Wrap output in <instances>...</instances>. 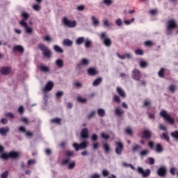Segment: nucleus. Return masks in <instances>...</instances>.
Returning a JSON list of instances; mask_svg holds the SVG:
<instances>
[{
  "label": "nucleus",
  "instance_id": "20",
  "mask_svg": "<svg viewBox=\"0 0 178 178\" xmlns=\"http://www.w3.org/2000/svg\"><path fill=\"white\" fill-rule=\"evenodd\" d=\"M102 83V77L97 78L92 83L93 87H98Z\"/></svg>",
  "mask_w": 178,
  "mask_h": 178
},
{
  "label": "nucleus",
  "instance_id": "30",
  "mask_svg": "<svg viewBox=\"0 0 178 178\" xmlns=\"http://www.w3.org/2000/svg\"><path fill=\"white\" fill-rule=\"evenodd\" d=\"M84 41H86L84 37H80L76 39V43L77 44V45H81V44H83Z\"/></svg>",
  "mask_w": 178,
  "mask_h": 178
},
{
  "label": "nucleus",
  "instance_id": "14",
  "mask_svg": "<svg viewBox=\"0 0 178 178\" xmlns=\"http://www.w3.org/2000/svg\"><path fill=\"white\" fill-rule=\"evenodd\" d=\"M52 88H54V82L50 81L45 85L42 91V92H48V91H51Z\"/></svg>",
  "mask_w": 178,
  "mask_h": 178
},
{
  "label": "nucleus",
  "instance_id": "51",
  "mask_svg": "<svg viewBox=\"0 0 178 178\" xmlns=\"http://www.w3.org/2000/svg\"><path fill=\"white\" fill-rule=\"evenodd\" d=\"M145 45H146V47H152V45H154V42L151 40H147L145 42Z\"/></svg>",
  "mask_w": 178,
  "mask_h": 178
},
{
  "label": "nucleus",
  "instance_id": "38",
  "mask_svg": "<svg viewBox=\"0 0 178 178\" xmlns=\"http://www.w3.org/2000/svg\"><path fill=\"white\" fill-rule=\"evenodd\" d=\"M113 99L114 102H116L117 104H120V102H121L120 97L119 96H118V95H114Z\"/></svg>",
  "mask_w": 178,
  "mask_h": 178
},
{
  "label": "nucleus",
  "instance_id": "59",
  "mask_svg": "<svg viewBox=\"0 0 178 178\" xmlns=\"http://www.w3.org/2000/svg\"><path fill=\"white\" fill-rule=\"evenodd\" d=\"M9 176V171L6 170L1 175V178H8Z\"/></svg>",
  "mask_w": 178,
  "mask_h": 178
},
{
  "label": "nucleus",
  "instance_id": "23",
  "mask_svg": "<svg viewBox=\"0 0 178 178\" xmlns=\"http://www.w3.org/2000/svg\"><path fill=\"white\" fill-rule=\"evenodd\" d=\"M117 92L122 98H126V93L121 88H117Z\"/></svg>",
  "mask_w": 178,
  "mask_h": 178
},
{
  "label": "nucleus",
  "instance_id": "27",
  "mask_svg": "<svg viewBox=\"0 0 178 178\" xmlns=\"http://www.w3.org/2000/svg\"><path fill=\"white\" fill-rule=\"evenodd\" d=\"M103 148L106 154L111 152V147L107 143L103 144Z\"/></svg>",
  "mask_w": 178,
  "mask_h": 178
},
{
  "label": "nucleus",
  "instance_id": "1",
  "mask_svg": "<svg viewBox=\"0 0 178 178\" xmlns=\"http://www.w3.org/2000/svg\"><path fill=\"white\" fill-rule=\"evenodd\" d=\"M5 148L3 146L0 145V159L3 161H8V159H17L19 158V152H10L9 153H3Z\"/></svg>",
  "mask_w": 178,
  "mask_h": 178
},
{
  "label": "nucleus",
  "instance_id": "55",
  "mask_svg": "<svg viewBox=\"0 0 178 178\" xmlns=\"http://www.w3.org/2000/svg\"><path fill=\"white\" fill-rule=\"evenodd\" d=\"M65 155H66V156H73V155H74V152H73L70 150H68V151L65 152Z\"/></svg>",
  "mask_w": 178,
  "mask_h": 178
},
{
  "label": "nucleus",
  "instance_id": "61",
  "mask_svg": "<svg viewBox=\"0 0 178 178\" xmlns=\"http://www.w3.org/2000/svg\"><path fill=\"white\" fill-rule=\"evenodd\" d=\"M149 152H148V150H143V151L140 152V156H145V155L149 154Z\"/></svg>",
  "mask_w": 178,
  "mask_h": 178
},
{
  "label": "nucleus",
  "instance_id": "54",
  "mask_svg": "<svg viewBox=\"0 0 178 178\" xmlns=\"http://www.w3.org/2000/svg\"><path fill=\"white\" fill-rule=\"evenodd\" d=\"M123 165H124V166H126V167L131 168V169H132V170H136V168L134 167L133 164H127V163H123Z\"/></svg>",
  "mask_w": 178,
  "mask_h": 178
},
{
  "label": "nucleus",
  "instance_id": "64",
  "mask_svg": "<svg viewBox=\"0 0 178 178\" xmlns=\"http://www.w3.org/2000/svg\"><path fill=\"white\" fill-rule=\"evenodd\" d=\"M101 176L98 174H93L91 175L90 178H99Z\"/></svg>",
  "mask_w": 178,
  "mask_h": 178
},
{
  "label": "nucleus",
  "instance_id": "44",
  "mask_svg": "<svg viewBox=\"0 0 178 178\" xmlns=\"http://www.w3.org/2000/svg\"><path fill=\"white\" fill-rule=\"evenodd\" d=\"M135 54L136 55L142 56V55H144V51L140 49H138L135 51Z\"/></svg>",
  "mask_w": 178,
  "mask_h": 178
},
{
  "label": "nucleus",
  "instance_id": "12",
  "mask_svg": "<svg viewBox=\"0 0 178 178\" xmlns=\"http://www.w3.org/2000/svg\"><path fill=\"white\" fill-rule=\"evenodd\" d=\"M0 73L3 76H6L8 74H10L12 73V67L7 66V67H3L0 69Z\"/></svg>",
  "mask_w": 178,
  "mask_h": 178
},
{
  "label": "nucleus",
  "instance_id": "29",
  "mask_svg": "<svg viewBox=\"0 0 178 178\" xmlns=\"http://www.w3.org/2000/svg\"><path fill=\"white\" fill-rule=\"evenodd\" d=\"M51 123H56V124H62L61 122H62V119L60 118H54L51 120Z\"/></svg>",
  "mask_w": 178,
  "mask_h": 178
},
{
  "label": "nucleus",
  "instance_id": "50",
  "mask_svg": "<svg viewBox=\"0 0 178 178\" xmlns=\"http://www.w3.org/2000/svg\"><path fill=\"white\" fill-rule=\"evenodd\" d=\"M176 170H177L176 168L175 167L171 168L170 170V175H172V176H175V175H176Z\"/></svg>",
  "mask_w": 178,
  "mask_h": 178
},
{
  "label": "nucleus",
  "instance_id": "24",
  "mask_svg": "<svg viewBox=\"0 0 178 178\" xmlns=\"http://www.w3.org/2000/svg\"><path fill=\"white\" fill-rule=\"evenodd\" d=\"M89 63H90V61H88V60L87 58H82L81 63L78 64L77 67H80V66H81V65H83V66H87Z\"/></svg>",
  "mask_w": 178,
  "mask_h": 178
},
{
  "label": "nucleus",
  "instance_id": "45",
  "mask_svg": "<svg viewBox=\"0 0 178 178\" xmlns=\"http://www.w3.org/2000/svg\"><path fill=\"white\" fill-rule=\"evenodd\" d=\"M135 19L134 18H131L130 20H125L124 21V24H127V26H129L130 24H131V23H133L134 22Z\"/></svg>",
  "mask_w": 178,
  "mask_h": 178
},
{
  "label": "nucleus",
  "instance_id": "17",
  "mask_svg": "<svg viewBox=\"0 0 178 178\" xmlns=\"http://www.w3.org/2000/svg\"><path fill=\"white\" fill-rule=\"evenodd\" d=\"M9 130V127H1L0 128V134L3 136H8Z\"/></svg>",
  "mask_w": 178,
  "mask_h": 178
},
{
  "label": "nucleus",
  "instance_id": "8",
  "mask_svg": "<svg viewBox=\"0 0 178 178\" xmlns=\"http://www.w3.org/2000/svg\"><path fill=\"white\" fill-rule=\"evenodd\" d=\"M142 76L143 74H141V72H140V70H138V69H134L132 71V79L136 81H140Z\"/></svg>",
  "mask_w": 178,
  "mask_h": 178
},
{
  "label": "nucleus",
  "instance_id": "39",
  "mask_svg": "<svg viewBox=\"0 0 178 178\" xmlns=\"http://www.w3.org/2000/svg\"><path fill=\"white\" fill-rule=\"evenodd\" d=\"M56 97L57 99L62 98V97H63V91L57 92L56 94Z\"/></svg>",
  "mask_w": 178,
  "mask_h": 178
},
{
  "label": "nucleus",
  "instance_id": "41",
  "mask_svg": "<svg viewBox=\"0 0 178 178\" xmlns=\"http://www.w3.org/2000/svg\"><path fill=\"white\" fill-rule=\"evenodd\" d=\"M141 146H140V145H135L133 147H132V151L133 152H136L137 151H138V149H140Z\"/></svg>",
  "mask_w": 178,
  "mask_h": 178
},
{
  "label": "nucleus",
  "instance_id": "6",
  "mask_svg": "<svg viewBox=\"0 0 178 178\" xmlns=\"http://www.w3.org/2000/svg\"><path fill=\"white\" fill-rule=\"evenodd\" d=\"M63 23L65 24V26H67V27H69L70 29H74V27L77 26V22H76V21H70L67 19V17H64L63 19Z\"/></svg>",
  "mask_w": 178,
  "mask_h": 178
},
{
  "label": "nucleus",
  "instance_id": "16",
  "mask_svg": "<svg viewBox=\"0 0 178 178\" xmlns=\"http://www.w3.org/2000/svg\"><path fill=\"white\" fill-rule=\"evenodd\" d=\"M81 138H88V129L87 128H83L82 129L81 131Z\"/></svg>",
  "mask_w": 178,
  "mask_h": 178
},
{
  "label": "nucleus",
  "instance_id": "15",
  "mask_svg": "<svg viewBox=\"0 0 178 178\" xmlns=\"http://www.w3.org/2000/svg\"><path fill=\"white\" fill-rule=\"evenodd\" d=\"M167 172H168V170H166V167H161L157 170V175L160 177H165V176H166Z\"/></svg>",
  "mask_w": 178,
  "mask_h": 178
},
{
  "label": "nucleus",
  "instance_id": "32",
  "mask_svg": "<svg viewBox=\"0 0 178 178\" xmlns=\"http://www.w3.org/2000/svg\"><path fill=\"white\" fill-rule=\"evenodd\" d=\"M97 114L99 115V116H100V118H104V116H105V110L102 108H99L97 110Z\"/></svg>",
  "mask_w": 178,
  "mask_h": 178
},
{
  "label": "nucleus",
  "instance_id": "60",
  "mask_svg": "<svg viewBox=\"0 0 178 178\" xmlns=\"http://www.w3.org/2000/svg\"><path fill=\"white\" fill-rule=\"evenodd\" d=\"M75 167H76V163L72 162V163L69 164L68 169H70V170L74 169Z\"/></svg>",
  "mask_w": 178,
  "mask_h": 178
},
{
  "label": "nucleus",
  "instance_id": "56",
  "mask_svg": "<svg viewBox=\"0 0 178 178\" xmlns=\"http://www.w3.org/2000/svg\"><path fill=\"white\" fill-rule=\"evenodd\" d=\"M140 81V83H138V86L140 87V86H147V81H144V80H142V81Z\"/></svg>",
  "mask_w": 178,
  "mask_h": 178
},
{
  "label": "nucleus",
  "instance_id": "4",
  "mask_svg": "<svg viewBox=\"0 0 178 178\" xmlns=\"http://www.w3.org/2000/svg\"><path fill=\"white\" fill-rule=\"evenodd\" d=\"M99 38H101L103 44L106 46V47H111V45H112V40H111V38H109L108 37V35H106V33L105 32H102L100 35Z\"/></svg>",
  "mask_w": 178,
  "mask_h": 178
},
{
  "label": "nucleus",
  "instance_id": "52",
  "mask_svg": "<svg viewBox=\"0 0 178 178\" xmlns=\"http://www.w3.org/2000/svg\"><path fill=\"white\" fill-rule=\"evenodd\" d=\"M103 26H104V27H111V24L109 23V21H108V19H105L103 22Z\"/></svg>",
  "mask_w": 178,
  "mask_h": 178
},
{
  "label": "nucleus",
  "instance_id": "2",
  "mask_svg": "<svg viewBox=\"0 0 178 178\" xmlns=\"http://www.w3.org/2000/svg\"><path fill=\"white\" fill-rule=\"evenodd\" d=\"M38 48L42 51V54L44 58H47V59H51L52 52L51 51V49L48 48V47L44 45L43 43H40L38 45Z\"/></svg>",
  "mask_w": 178,
  "mask_h": 178
},
{
  "label": "nucleus",
  "instance_id": "7",
  "mask_svg": "<svg viewBox=\"0 0 178 178\" xmlns=\"http://www.w3.org/2000/svg\"><path fill=\"white\" fill-rule=\"evenodd\" d=\"M173 29H177V24L175 19H170L168 22L167 34H170V30H173Z\"/></svg>",
  "mask_w": 178,
  "mask_h": 178
},
{
  "label": "nucleus",
  "instance_id": "31",
  "mask_svg": "<svg viewBox=\"0 0 178 178\" xmlns=\"http://www.w3.org/2000/svg\"><path fill=\"white\" fill-rule=\"evenodd\" d=\"M54 49L56 52H58V54H63V49H61L60 47L58 45H55Z\"/></svg>",
  "mask_w": 178,
  "mask_h": 178
},
{
  "label": "nucleus",
  "instance_id": "42",
  "mask_svg": "<svg viewBox=\"0 0 178 178\" xmlns=\"http://www.w3.org/2000/svg\"><path fill=\"white\" fill-rule=\"evenodd\" d=\"M6 118H9L10 119H15V115L12 113H7L4 115Z\"/></svg>",
  "mask_w": 178,
  "mask_h": 178
},
{
  "label": "nucleus",
  "instance_id": "49",
  "mask_svg": "<svg viewBox=\"0 0 178 178\" xmlns=\"http://www.w3.org/2000/svg\"><path fill=\"white\" fill-rule=\"evenodd\" d=\"M92 44V42H91V40H86L85 42L86 48H90L91 47Z\"/></svg>",
  "mask_w": 178,
  "mask_h": 178
},
{
  "label": "nucleus",
  "instance_id": "34",
  "mask_svg": "<svg viewBox=\"0 0 178 178\" xmlns=\"http://www.w3.org/2000/svg\"><path fill=\"white\" fill-rule=\"evenodd\" d=\"M159 76L163 78L165 77V68L162 67L158 72Z\"/></svg>",
  "mask_w": 178,
  "mask_h": 178
},
{
  "label": "nucleus",
  "instance_id": "47",
  "mask_svg": "<svg viewBox=\"0 0 178 178\" xmlns=\"http://www.w3.org/2000/svg\"><path fill=\"white\" fill-rule=\"evenodd\" d=\"M140 66L142 68L147 67V66H148V63H147L146 61H140Z\"/></svg>",
  "mask_w": 178,
  "mask_h": 178
},
{
  "label": "nucleus",
  "instance_id": "26",
  "mask_svg": "<svg viewBox=\"0 0 178 178\" xmlns=\"http://www.w3.org/2000/svg\"><path fill=\"white\" fill-rule=\"evenodd\" d=\"M39 68L41 72H43L44 73H48L49 72V67L45 65H40Z\"/></svg>",
  "mask_w": 178,
  "mask_h": 178
},
{
  "label": "nucleus",
  "instance_id": "11",
  "mask_svg": "<svg viewBox=\"0 0 178 178\" xmlns=\"http://www.w3.org/2000/svg\"><path fill=\"white\" fill-rule=\"evenodd\" d=\"M19 24L20 26H22V27H24L25 29L26 33H27L28 34H31V33H33V29L29 27L27 22H26L24 19L21 20L19 22Z\"/></svg>",
  "mask_w": 178,
  "mask_h": 178
},
{
  "label": "nucleus",
  "instance_id": "10",
  "mask_svg": "<svg viewBox=\"0 0 178 178\" xmlns=\"http://www.w3.org/2000/svg\"><path fill=\"white\" fill-rule=\"evenodd\" d=\"M115 144V154H117V155H122V152H123V148H124L123 143L121 142H116Z\"/></svg>",
  "mask_w": 178,
  "mask_h": 178
},
{
  "label": "nucleus",
  "instance_id": "36",
  "mask_svg": "<svg viewBox=\"0 0 178 178\" xmlns=\"http://www.w3.org/2000/svg\"><path fill=\"white\" fill-rule=\"evenodd\" d=\"M168 90L170 91V92H172V94L175 93V91H176V86H175L174 84L170 85L168 87Z\"/></svg>",
  "mask_w": 178,
  "mask_h": 178
},
{
  "label": "nucleus",
  "instance_id": "33",
  "mask_svg": "<svg viewBox=\"0 0 178 178\" xmlns=\"http://www.w3.org/2000/svg\"><path fill=\"white\" fill-rule=\"evenodd\" d=\"M92 21L93 23V26H95V27L99 26V21L97 19H95V17L92 16Z\"/></svg>",
  "mask_w": 178,
  "mask_h": 178
},
{
  "label": "nucleus",
  "instance_id": "3",
  "mask_svg": "<svg viewBox=\"0 0 178 178\" xmlns=\"http://www.w3.org/2000/svg\"><path fill=\"white\" fill-rule=\"evenodd\" d=\"M160 116H161V118H163L164 120H165V122H168V123H170V124H173V123H175V119L172 118V117H170V115H169V113H168V111L165 110H162L161 111Z\"/></svg>",
  "mask_w": 178,
  "mask_h": 178
},
{
  "label": "nucleus",
  "instance_id": "25",
  "mask_svg": "<svg viewBox=\"0 0 178 178\" xmlns=\"http://www.w3.org/2000/svg\"><path fill=\"white\" fill-rule=\"evenodd\" d=\"M163 152V147H162V145L161 143H157L156 145V152Z\"/></svg>",
  "mask_w": 178,
  "mask_h": 178
},
{
  "label": "nucleus",
  "instance_id": "43",
  "mask_svg": "<svg viewBox=\"0 0 178 178\" xmlns=\"http://www.w3.org/2000/svg\"><path fill=\"white\" fill-rule=\"evenodd\" d=\"M125 133L129 136H133V129H131V128H127L125 129Z\"/></svg>",
  "mask_w": 178,
  "mask_h": 178
},
{
  "label": "nucleus",
  "instance_id": "19",
  "mask_svg": "<svg viewBox=\"0 0 178 178\" xmlns=\"http://www.w3.org/2000/svg\"><path fill=\"white\" fill-rule=\"evenodd\" d=\"M152 105V102L151 100L148 99H145L143 100V107L144 108H151V106Z\"/></svg>",
  "mask_w": 178,
  "mask_h": 178
},
{
  "label": "nucleus",
  "instance_id": "37",
  "mask_svg": "<svg viewBox=\"0 0 178 178\" xmlns=\"http://www.w3.org/2000/svg\"><path fill=\"white\" fill-rule=\"evenodd\" d=\"M171 137L178 140V131H175L171 133Z\"/></svg>",
  "mask_w": 178,
  "mask_h": 178
},
{
  "label": "nucleus",
  "instance_id": "18",
  "mask_svg": "<svg viewBox=\"0 0 178 178\" xmlns=\"http://www.w3.org/2000/svg\"><path fill=\"white\" fill-rule=\"evenodd\" d=\"M88 74L92 76H97V74H98V72L95 68L90 67L88 70Z\"/></svg>",
  "mask_w": 178,
  "mask_h": 178
},
{
  "label": "nucleus",
  "instance_id": "9",
  "mask_svg": "<svg viewBox=\"0 0 178 178\" xmlns=\"http://www.w3.org/2000/svg\"><path fill=\"white\" fill-rule=\"evenodd\" d=\"M138 172L139 173V175H142V177L143 178L149 177V175H151V170L146 169L145 170H144L143 168L138 167Z\"/></svg>",
  "mask_w": 178,
  "mask_h": 178
},
{
  "label": "nucleus",
  "instance_id": "28",
  "mask_svg": "<svg viewBox=\"0 0 178 178\" xmlns=\"http://www.w3.org/2000/svg\"><path fill=\"white\" fill-rule=\"evenodd\" d=\"M124 113V111L122 110H121L119 108H115V114L116 115V116H122Z\"/></svg>",
  "mask_w": 178,
  "mask_h": 178
},
{
  "label": "nucleus",
  "instance_id": "40",
  "mask_svg": "<svg viewBox=\"0 0 178 178\" xmlns=\"http://www.w3.org/2000/svg\"><path fill=\"white\" fill-rule=\"evenodd\" d=\"M22 17H24L23 20L26 22V20L29 19V17H30V15L27 13H22Z\"/></svg>",
  "mask_w": 178,
  "mask_h": 178
},
{
  "label": "nucleus",
  "instance_id": "5",
  "mask_svg": "<svg viewBox=\"0 0 178 178\" xmlns=\"http://www.w3.org/2000/svg\"><path fill=\"white\" fill-rule=\"evenodd\" d=\"M88 145V142L83 140L80 144H78L77 143H73V147L75 148V150L79 151V149H84L87 148Z\"/></svg>",
  "mask_w": 178,
  "mask_h": 178
},
{
  "label": "nucleus",
  "instance_id": "48",
  "mask_svg": "<svg viewBox=\"0 0 178 178\" xmlns=\"http://www.w3.org/2000/svg\"><path fill=\"white\" fill-rule=\"evenodd\" d=\"M104 3L107 6H111V5L113 3V1H112V0H104Z\"/></svg>",
  "mask_w": 178,
  "mask_h": 178
},
{
  "label": "nucleus",
  "instance_id": "57",
  "mask_svg": "<svg viewBox=\"0 0 178 178\" xmlns=\"http://www.w3.org/2000/svg\"><path fill=\"white\" fill-rule=\"evenodd\" d=\"M115 24L116 26H120L123 24V22H122V19L119 18L115 21Z\"/></svg>",
  "mask_w": 178,
  "mask_h": 178
},
{
  "label": "nucleus",
  "instance_id": "46",
  "mask_svg": "<svg viewBox=\"0 0 178 178\" xmlns=\"http://www.w3.org/2000/svg\"><path fill=\"white\" fill-rule=\"evenodd\" d=\"M162 137L164 138V140H165V141H167L168 143H169V141H170V139L169 138V136H168V134H166V133H163L162 134Z\"/></svg>",
  "mask_w": 178,
  "mask_h": 178
},
{
  "label": "nucleus",
  "instance_id": "13",
  "mask_svg": "<svg viewBox=\"0 0 178 178\" xmlns=\"http://www.w3.org/2000/svg\"><path fill=\"white\" fill-rule=\"evenodd\" d=\"M152 137V132L149 130H143L142 132L141 138H144L145 140H149Z\"/></svg>",
  "mask_w": 178,
  "mask_h": 178
},
{
  "label": "nucleus",
  "instance_id": "63",
  "mask_svg": "<svg viewBox=\"0 0 178 178\" xmlns=\"http://www.w3.org/2000/svg\"><path fill=\"white\" fill-rule=\"evenodd\" d=\"M102 138H104V140H108L109 135H106L105 133H102Z\"/></svg>",
  "mask_w": 178,
  "mask_h": 178
},
{
  "label": "nucleus",
  "instance_id": "35",
  "mask_svg": "<svg viewBox=\"0 0 178 178\" xmlns=\"http://www.w3.org/2000/svg\"><path fill=\"white\" fill-rule=\"evenodd\" d=\"M56 65L58 67H63V60H60V59H58L56 62Z\"/></svg>",
  "mask_w": 178,
  "mask_h": 178
},
{
  "label": "nucleus",
  "instance_id": "58",
  "mask_svg": "<svg viewBox=\"0 0 178 178\" xmlns=\"http://www.w3.org/2000/svg\"><path fill=\"white\" fill-rule=\"evenodd\" d=\"M148 161H149V165H154L155 164V159H154V158L149 157Z\"/></svg>",
  "mask_w": 178,
  "mask_h": 178
},
{
  "label": "nucleus",
  "instance_id": "62",
  "mask_svg": "<svg viewBox=\"0 0 178 178\" xmlns=\"http://www.w3.org/2000/svg\"><path fill=\"white\" fill-rule=\"evenodd\" d=\"M102 175L104 177H106V176H109V171L107 170H104L102 171Z\"/></svg>",
  "mask_w": 178,
  "mask_h": 178
},
{
  "label": "nucleus",
  "instance_id": "21",
  "mask_svg": "<svg viewBox=\"0 0 178 178\" xmlns=\"http://www.w3.org/2000/svg\"><path fill=\"white\" fill-rule=\"evenodd\" d=\"M13 51L23 54V52H24V48L22 46L17 45L14 47Z\"/></svg>",
  "mask_w": 178,
  "mask_h": 178
},
{
  "label": "nucleus",
  "instance_id": "22",
  "mask_svg": "<svg viewBox=\"0 0 178 178\" xmlns=\"http://www.w3.org/2000/svg\"><path fill=\"white\" fill-rule=\"evenodd\" d=\"M63 44L65 47H72V45H73V41L70 40V39H64Z\"/></svg>",
  "mask_w": 178,
  "mask_h": 178
},
{
  "label": "nucleus",
  "instance_id": "53",
  "mask_svg": "<svg viewBox=\"0 0 178 178\" xmlns=\"http://www.w3.org/2000/svg\"><path fill=\"white\" fill-rule=\"evenodd\" d=\"M74 86H75L76 88H81L83 87V83H81V82H75Z\"/></svg>",
  "mask_w": 178,
  "mask_h": 178
}]
</instances>
